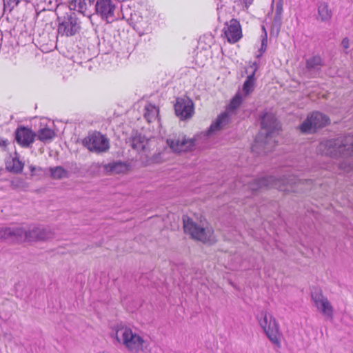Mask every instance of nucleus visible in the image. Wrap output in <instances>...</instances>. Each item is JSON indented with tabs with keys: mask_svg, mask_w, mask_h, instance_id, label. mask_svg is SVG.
<instances>
[{
	"mask_svg": "<svg viewBox=\"0 0 353 353\" xmlns=\"http://www.w3.org/2000/svg\"><path fill=\"white\" fill-rule=\"evenodd\" d=\"M244 185L254 192L263 188H274L283 192H298L296 186L303 183L302 180L298 179L295 176L290 175L288 178H276L274 176H268L259 179H250L246 181Z\"/></svg>",
	"mask_w": 353,
	"mask_h": 353,
	"instance_id": "obj_1",
	"label": "nucleus"
},
{
	"mask_svg": "<svg viewBox=\"0 0 353 353\" xmlns=\"http://www.w3.org/2000/svg\"><path fill=\"white\" fill-rule=\"evenodd\" d=\"M53 236L52 232L41 227H34L29 231L21 227H8L0 230V239L11 242L45 241Z\"/></svg>",
	"mask_w": 353,
	"mask_h": 353,
	"instance_id": "obj_2",
	"label": "nucleus"
},
{
	"mask_svg": "<svg viewBox=\"0 0 353 353\" xmlns=\"http://www.w3.org/2000/svg\"><path fill=\"white\" fill-rule=\"evenodd\" d=\"M114 337L120 345L131 353H144L148 348V342L127 326H118Z\"/></svg>",
	"mask_w": 353,
	"mask_h": 353,
	"instance_id": "obj_3",
	"label": "nucleus"
},
{
	"mask_svg": "<svg viewBox=\"0 0 353 353\" xmlns=\"http://www.w3.org/2000/svg\"><path fill=\"white\" fill-rule=\"evenodd\" d=\"M262 131L255 138V143L252 150H255L257 146L263 147V152L267 153L271 150L269 147L272 145V138L274 134L280 129L279 123L274 114L266 112L261 117Z\"/></svg>",
	"mask_w": 353,
	"mask_h": 353,
	"instance_id": "obj_4",
	"label": "nucleus"
},
{
	"mask_svg": "<svg viewBox=\"0 0 353 353\" xmlns=\"http://www.w3.org/2000/svg\"><path fill=\"white\" fill-rule=\"evenodd\" d=\"M347 135L336 138L323 139L317 146L318 153L327 157L338 159L350 156Z\"/></svg>",
	"mask_w": 353,
	"mask_h": 353,
	"instance_id": "obj_5",
	"label": "nucleus"
},
{
	"mask_svg": "<svg viewBox=\"0 0 353 353\" xmlns=\"http://www.w3.org/2000/svg\"><path fill=\"white\" fill-rule=\"evenodd\" d=\"M260 315L257 319L263 332L272 343L279 347L281 333L276 319L266 312H261Z\"/></svg>",
	"mask_w": 353,
	"mask_h": 353,
	"instance_id": "obj_6",
	"label": "nucleus"
},
{
	"mask_svg": "<svg viewBox=\"0 0 353 353\" xmlns=\"http://www.w3.org/2000/svg\"><path fill=\"white\" fill-rule=\"evenodd\" d=\"M330 122L329 117L318 111L307 115V118L299 125V129L303 134H313L319 129L326 126Z\"/></svg>",
	"mask_w": 353,
	"mask_h": 353,
	"instance_id": "obj_7",
	"label": "nucleus"
},
{
	"mask_svg": "<svg viewBox=\"0 0 353 353\" xmlns=\"http://www.w3.org/2000/svg\"><path fill=\"white\" fill-rule=\"evenodd\" d=\"M183 229L186 234H189L192 239L202 242L210 241L213 231L211 228H204L194 222L188 216H183Z\"/></svg>",
	"mask_w": 353,
	"mask_h": 353,
	"instance_id": "obj_8",
	"label": "nucleus"
},
{
	"mask_svg": "<svg viewBox=\"0 0 353 353\" xmlns=\"http://www.w3.org/2000/svg\"><path fill=\"white\" fill-rule=\"evenodd\" d=\"M82 142L88 150L97 154L105 152L110 148L109 139L99 132L89 133Z\"/></svg>",
	"mask_w": 353,
	"mask_h": 353,
	"instance_id": "obj_9",
	"label": "nucleus"
},
{
	"mask_svg": "<svg viewBox=\"0 0 353 353\" xmlns=\"http://www.w3.org/2000/svg\"><path fill=\"white\" fill-rule=\"evenodd\" d=\"M242 97L236 94L231 100L226 112L218 116L216 121L212 123L209 129V134H212L223 128L230 121V114H234L235 110L242 103Z\"/></svg>",
	"mask_w": 353,
	"mask_h": 353,
	"instance_id": "obj_10",
	"label": "nucleus"
},
{
	"mask_svg": "<svg viewBox=\"0 0 353 353\" xmlns=\"http://www.w3.org/2000/svg\"><path fill=\"white\" fill-rule=\"evenodd\" d=\"M59 20L58 34L61 36L71 37L79 30L80 26L74 12L70 11L65 15L57 16Z\"/></svg>",
	"mask_w": 353,
	"mask_h": 353,
	"instance_id": "obj_11",
	"label": "nucleus"
},
{
	"mask_svg": "<svg viewBox=\"0 0 353 353\" xmlns=\"http://www.w3.org/2000/svg\"><path fill=\"white\" fill-rule=\"evenodd\" d=\"M170 150L175 153L191 151L195 145V139L187 138L184 134L174 135L166 141Z\"/></svg>",
	"mask_w": 353,
	"mask_h": 353,
	"instance_id": "obj_12",
	"label": "nucleus"
},
{
	"mask_svg": "<svg viewBox=\"0 0 353 353\" xmlns=\"http://www.w3.org/2000/svg\"><path fill=\"white\" fill-rule=\"evenodd\" d=\"M116 5L112 0H97L94 5L93 15L97 14L107 23L115 19L114 11Z\"/></svg>",
	"mask_w": 353,
	"mask_h": 353,
	"instance_id": "obj_13",
	"label": "nucleus"
},
{
	"mask_svg": "<svg viewBox=\"0 0 353 353\" xmlns=\"http://www.w3.org/2000/svg\"><path fill=\"white\" fill-rule=\"evenodd\" d=\"M311 296L318 310L327 318L332 319L334 316L333 307L328 299L323 295L321 291L317 289L312 291Z\"/></svg>",
	"mask_w": 353,
	"mask_h": 353,
	"instance_id": "obj_14",
	"label": "nucleus"
},
{
	"mask_svg": "<svg viewBox=\"0 0 353 353\" xmlns=\"http://www.w3.org/2000/svg\"><path fill=\"white\" fill-rule=\"evenodd\" d=\"M325 65L319 55H314L305 61L304 74L308 78H316L321 75V69Z\"/></svg>",
	"mask_w": 353,
	"mask_h": 353,
	"instance_id": "obj_15",
	"label": "nucleus"
},
{
	"mask_svg": "<svg viewBox=\"0 0 353 353\" xmlns=\"http://www.w3.org/2000/svg\"><path fill=\"white\" fill-rule=\"evenodd\" d=\"M14 135L18 144L23 148H29L34 141L37 133L30 128L19 126L15 130Z\"/></svg>",
	"mask_w": 353,
	"mask_h": 353,
	"instance_id": "obj_16",
	"label": "nucleus"
},
{
	"mask_svg": "<svg viewBox=\"0 0 353 353\" xmlns=\"http://www.w3.org/2000/svg\"><path fill=\"white\" fill-rule=\"evenodd\" d=\"M174 110L176 116L181 119H189L194 113L193 102L189 99H177Z\"/></svg>",
	"mask_w": 353,
	"mask_h": 353,
	"instance_id": "obj_17",
	"label": "nucleus"
},
{
	"mask_svg": "<svg viewBox=\"0 0 353 353\" xmlns=\"http://www.w3.org/2000/svg\"><path fill=\"white\" fill-rule=\"evenodd\" d=\"M224 34L228 42L234 43L242 37L241 27L236 19H232L229 23H226L224 28Z\"/></svg>",
	"mask_w": 353,
	"mask_h": 353,
	"instance_id": "obj_18",
	"label": "nucleus"
},
{
	"mask_svg": "<svg viewBox=\"0 0 353 353\" xmlns=\"http://www.w3.org/2000/svg\"><path fill=\"white\" fill-rule=\"evenodd\" d=\"M95 0H71L70 6L83 16L90 18L93 15Z\"/></svg>",
	"mask_w": 353,
	"mask_h": 353,
	"instance_id": "obj_19",
	"label": "nucleus"
},
{
	"mask_svg": "<svg viewBox=\"0 0 353 353\" xmlns=\"http://www.w3.org/2000/svg\"><path fill=\"white\" fill-rule=\"evenodd\" d=\"M150 139L138 133H136L130 139L131 147L137 152H148L150 148Z\"/></svg>",
	"mask_w": 353,
	"mask_h": 353,
	"instance_id": "obj_20",
	"label": "nucleus"
},
{
	"mask_svg": "<svg viewBox=\"0 0 353 353\" xmlns=\"http://www.w3.org/2000/svg\"><path fill=\"white\" fill-rule=\"evenodd\" d=\"M252 69V72L248 75L246 80L245 81L243 85V91L245 94H248L252 92L254 90L255 83V72L257 70L256 63H253L250 67Z\"/></svg>",
	"mask_w": 353,
	"mask_h": 353,
	"instance_id": "obj_21",
	"label": "nucleus"
},
{
	"mask_svg": "<svg viewBox=\"0 0 353 353\" xmlns=\"http://www.w3.org/2000/svg\"><path fill=\"white\" fill-rule=\"evenodd\" d=\"M318 14L323 22L329 21L332 17V12L329 8V6L325 2H319L318 3Z\"/></svg>",
	"mask_w": 353,
	"mask_h": 353,
	"instance_id": "obj_22",
	"label": "nucleus"
},
{
	"mask_svg": "<svg viewBox=\"0 0 353 353\" xmlns=\"http://www.w3.org/2000/svg\"><path fill=\"white\" fill-rule=\"evenodd\" d=\"M143 116L148 123H152L158 119L159 109L155 105L149 103L144 108Z\"/></svg>",
	"mask_w": 353,
	"mask_h": 353,
	"instance_id": "obj_23",
	"label": "nucleus"
},
{
	"mask_svg": "<svg viewBox=\"0 0 353 353\" xmlns=\"http://www.w3.org/2000/svg\"><path fill=\"white\" fill-rule=\"evenodd\" d=\"M60 0H44L46 5L45 9L48 10H55L57 16L59 14V10L61 8H67L66 6L60 3Z\"/></svg>",
	"mask_w": 353,
	"mask_h": 353,
	"instance_id": "obj_24",
	"label": "nucleus"
},
{
	"mask_svg": "<svg viewBox=\"0 0 353 353\" xmlns=\"http://www.w3.org/2000/svg\"><path fill=\"white\" fill-rule=\"evenodd\" d=\"M55 135L54 130L48 128H44L39 130L37 134L38 139L41 141L52 140Z\"/></svg>",
	"mask_w": 353,
	"mask_h": 353,
	"instance_id": "obj_25",
	"label": "nucleus"
},
{
	"mask_svg": "<svg viewBox=\"0 0 353 353\" xmlns=\"http://www.w3.org/2000/svg\"><path fill=\"white\" fill-rule=\"evenodd\" d=\"M50 175L54 179H61L67 177L68 172L61 166L50 168Z\"/></svg>",
	"mask_w": 353,
	"mask_h": 353,
	"instance_id": "obj_26",
	"label": "nucleus"
},
{
	"mask_svg": "<svg viewBox=\"0 0 353 353\" xmlns=\"http://www.w3.org/2000/svg\"><path fill=\"white\" fill-rule=\"evenodd\" d=\"M26 187V182L21 178H15L10 181V188L12 190L23 189Z\"/></svg>",
	"mask_w": 353,
	"mask_h": 353,
	"instance_id": "obj_27",
	"label": "nucleus"
},
{
	"mask_svg": "<svg viewBox=\"0 0 353 353\" xmlns=\"http://www.w3.org/2000/svg\"><path fill=\"white\" fill-rule=\"evenodd\" d=\"M282 4L278 3L276 7L274 21L275 24L281 25L282 21Z\"/></svg>",
	"mask_w": 353,
	"mask_h": 353,
	"instance_id": "obj_28",
	"label": "nucleus"
},
{
	"mask_svg": "<svg viewBox=\"0 0 353 353\" xmlns=\"http://www.w3.org/2000/svg\"><path fill=\"white\" fill-rule=\"evenodd\" d=\"M13 165L10 168V170L15 173H20L22 172L23 164L19 161L18 159H14L13 161Z\"/></svg>",
	"mask_w": 353,
	"mask_h": 353,
	"instance_id": "obj_29",
	"label": "nucleus"
},
{
	"mask_svg": "<svg viewBox=\"0 0 353 353\" xmlns=\"http://www.w3.org/2000/svg\"><path fill=\"white\" fill-rule=\"evenodd\" d=\"M268 46V35L267 32H265V34L261 35V46L259 50V54L258 57L261 56L266 50Z\"/></svg>",
	"mask_w": 353,
	"mask_h": 353,
	"instance_id": "obj_30",
	"label": "nucleus"
},
{
	"mask_svg": "<svg viewBox=\"0 0 353 353\" xmlns=\"http://www.w3.org/2000/svg\"><path fill=\"white\" fill-rule=\"evenodd\" d=\"M347 145L349 146L350 156L353 154V136L350 134L347 135Z\"/></svg>",
	"mask_w": 353,
	"mask_h": 353,
	"instance_id": "obj_31",
	"label": "nucleus"
},
{
	"mask_svg": "<svg viewBox=\"0 0 353 353\" xmlns=\"http://www.w3.org/2000/svg\"><path fill=\"white\" fill-rule=\"evenodd\" d=\"M29 169L32 173V175H34V174H41V172H43V170L42 168L41 167H37V166H34V165H30L29 167Z\"/></svg>",
	"mask_w": 353,
	"mask_h": 353,
	"instance_id": "obj_32",
	"label": "nucleus"
},
{
	"mask_svg": "<svg viewBox=\"0 0 353 353\" xmlns=\"http://www.w3.org/2000/svg\"><path fill=\"white\" fill-rule=\"evenodd\" d=\"M341 45L344 49L350 48V41L347 38H344L341 41Z\"/></svg>",
	"mask_w": 353,
	"mask_h": 353,
	"instance_id": "obj_33",
	"label": "nucleus"
},
{
	"mask_svg": "<svg viewBox=\"0 0 353 353\" xmlns=\"http://www.w3.org/2000/svg\"><path fill=\"white\" fill-rule=\"evenodd\" d=\"M240 1L241 2H243L247 8L248 6H250L253 2V0H240Z\"/></svg>",
	"mask_w": 353,
	"mask_h": 353,
	"instance_id": "obj_34",
	"label": "nucleus"
},
{
	"mask_svg": "<svg viewBox=\"0 0 353 353\" xmlns=\"http://www.w3.org/2000/svg\"><path fill=\"white\" fill-rule=\"evenodd\" d=\"M262 30L263 32V34H265V32H267L266 30H265V27L263 26H262Z\"/></svg>",
	"mask_w": 353,
	"mask_h": 353,
	"instance_id": "obj_35",
	"label": "nucleus"
}]
</instances>
